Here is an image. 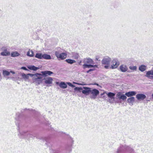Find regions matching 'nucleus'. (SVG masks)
<instances>
[{
  "mask_svg": "<svg viewBox=\"0 0 153 153\" xmlns=\"http://www.w3.org/2000/svg\"><path fill=\"white\" fill-rule=\"evenodd\" d=\"M111 58L106 56L104 58L102 61V65H104V67L106 69H108L110 68V64L111 62Z\"/></svg>",
  "mask_w": 153,
  "mask_h": 153,
  "instance_id": "1",
  "label": "nucleus"
},
{
  "mask_svg": "<svg viewBox=\"0 0 153 153\" xmlns=\"http://www.w3.org/2000/svg\"><path fill=\"white\" fill-rule=\"evenodd\" d=\"M42 79V75L40 74L36 73L35 74V76L32 78V80L33 82L39 84L41 80Z\"/></svg>",
  "mask_w": 153,
  "mask_h": 153,
  "instance_id": "2",
  "label": "nucleus"
},
{
  "mask_svg": "<svg viewBox=\"0 0 153 153\" xmlns=\"http://www.w3.org/2000/svg\"><path fill=\"white\" fill-rule=\"evenodd\" d=\"M99 91L96 89H91L90 95V98L91 99H95L96 98L97 95L99 94Z\"/></svg>",
  "mask_w": 153,
  "mask_h": 153,
  "instance_id": "3",
  "label": "nucleus"
},
{
  "mask_svg": "<svg viewBox=\"0 0 153 153\" xmlns=\"http://www.w3.org/2000/svg\"><path fill=\"white\" fill-rule=\"evenodd\" d=\"M55 55L58 59H65L67 56V54L66 53H60L59 51H56L55 52Z\"/></svg>",
  "mask_w": 153,
  "mask_h": 153,
  "instance_id": "4",
  "label": "nucleus"
},
{
  "mask_svg": "<svg viewBox=\"0 0 153 153\" xmlns=\"http://www.w3.org/2000/svg\"><path fill=\"white\" fill-rule=\"evenodd\" d=\"M105 93L107 94V95L109 97L108 100L111 103H113L114 101V96L115 94L111 92H109L108 93Z\"/></svg>",
  "mask_w": 153,
  "mask_h": 153,
  "instance_id": "5",
  "label": "nucleus"
},
{
  "mask_svg": "<svg viewBox=\"0 0 153 153\" xmlns=\"http://www.w3.org/2000/svg\"><path fill=\"white\" fill-rule=\"evenodd\" d=\"M112 65L110 66V68L112 69L117 68L120 65V62L117 59H114L112 61Z\"/></svg>",
  "mask_w": 153,
  "mask_h": 153,
  "instance_id": "6",
  "label": "nucleus"
},
{
  "mask_svg": "<svg viewBox=\"0 0 153 153\" xmlns=\"http://www.w3.org/2000/svg\"><path fill=\"white\" fill-rule=\"evenodd\" d=\"M84 64L88 65L89 64H93L94 63V61L92 59L90 58H84L83 59Z\"/></svg>",
  "mask_w": 153,
  "mask_h": 153,
  "instance_id": "7",
  "label": "nucleus"
},
{
  "mask_svg": "<svg viewBox=\"0 0 153 153\" xmlns=\"http://www.w3.org/2000/svg\"><path fill=\"white\" fill-rule=\"evenodd\" d=\"M83 88L84 89L82 91V93L83 94L86 95L90 94V91L91 89V88L83 87Z\"/></svg>",
  "mask_w": 153,
  "mask_h": 153,
  "instance_id": "8",
  "label": "nucleus"
},
{
  "mask_svg": "<svg viewBox=\"0 0 153 153\" xmlns=\"http://www.w3.org/2000/svg\"><path fill=\"white\" fill-rule=\"evenodd\" d=\"M136 98L138 100H143L146 98V96L143 94H137L136 95Z\"/></svg>",
  "mask_w": 153,
  "mask_h": 153,
  "instance_id": "9",
  "label": "nucleus"
},
{
  "mask_svg": "<svg viewBox=\"0 0 153 153\" xmlns=\"http://www.w3.org/2000/svg\"><path fill=\"white\" fill-rule=\"evenodd\" d=\"M45 83L47 84H51L52 83L53 78L51 77H47L44 79Z\"/></svg>",
  "mask_w": 153,
  "mask_h": 153,
  "instance_id": "10",
  "label": "nucleus"
},
{
  "mask_svg": "<svg viewBox=\"0 0 153 153\" xmlns=\"http://www.w3.org/2000/svg\"><path fill=\"white\" fill-rule=\"evenodd\" d=\"M146 76L150 79L153 78V70L148 71L146 73Z\"/></svg>",
  "mask_w": 153,
  "mask_h": 153,
  "instance_id": "11",
  "label": "nucleus"
},
{
  "mask_svg": "<svg viewBox=\"0 0 153 153\" xmlns=\"http://www.w3.org/2000/svg\"><path fill=\"white\" fill-rule=\"evenodd\" d=\"M120 69L121 71L125 72L128 70V68L126 65H122L120 67Z\"/></svg>",
  "mask_w": 153,
  "mask_h": 153,
  "instance_id": "12",
  "label": "nucleus"
},
{
  "mask_svg": "<svg viewBox=\"0 0 153 153\" xmlns=\"http://www.w3.org/2000/svg\"><path fill=\"white\" fill-rule=\"evenodd\" d=\"M42 75L47 76L48 75H51L53 74V72L50 71H41V72Z\"/></svg>",
  "mask_w": 153,
  "mask_h": 153,
  "instance_id": "13",
  "label": "nucleus"
},
{
  "mask_svg": "<svg viewBox=\"0 0 153 153\" xmlns=\"http://www.w3.org/2000/svg\"><path fill=\"white\" fill-rule=\"evenodd\" d=\"M136 93L135 91H131L126 93L125 94L127 97H129L135 95Z\"/></svg>",
  "mask_w": 153,
  "mask_h": 153,
  "instance_id": "14",
  "label": "nucleus"
},
{
  "mask_svg": "<svg viewBox=\"0 0 153 153\" xmlns=\"http://www.w3.org/2000/svg\"><path fill=\"white\" fill-rule=\"evenodd\" d=\"M91 64H89L88 65L83 64V67L84 68H97V65H91Z\"/></svg>",
  "mask_w": 153,
  "mask_h": 153,
  "instance_id": "15",
  "label": "nucleus"
},
{
  "mask_svg": "<svg viewBox=\"0 0 153 153\" xmlns=\"http://www.w3.org/2000/svg\"><path fill=\"white\" fill-rule=\"evenodd\" d=\"M91 64H89L88 65L83 64V67L84 68H97V65H91Z\"/></svg>",
  "mask_w": 153,
  "mask_h": 153,
  "instance_id": "16",
  "label": "nucleus"
},
{
  "mask_svg": "<svg viewBox=\"0 0 153 153\" xmlns=\"http://www.w3.org/2000/svg\"><path fill=\"white\" fill-rule=\"evenodd\" d=\"M134 98L133 97H131L128 99L127 101L128 103L131 105H133L134 102Z\"/></svg>",
  "mask_w": 153,
  "mask_h": 153,
  "instance_id": "17",
  "label": "nucleus"
},
{
  "mask_svg": "<svg viewBox=\"0 0 153 153\" xmlns=\"http://www.w3.org/2000/svg\"><path fill=\"white\" fill-rule=\"evenodd\" d=\"M27 68L30 70L36 71L39 69V68L36 67L33 65H29L27 67Z\"/></svg>",
  "mask_w": 153,
  "mask_h": 153,
  "instance_id": "18",
  "label": "nucleus"
},
{
  "mask_svg": "<svg viewBox=\"0 0 153 153\" xmlns=\"http://www.w3.org/2000/svg\"><path fill=\"white\" fill-rule=\"evenodd\" d=\"M27 55L30 57H33L34 56V53L32 50L29 49L27 53Z\"/></svg>",
  "mask_w": 153,
  "mask_h": 153,
  "instance_id": "19",
  "label": "nucleus"
},
{
  "mask_svg": "<svg viewBox=\"0 0 153 153\" xmlns=\"http://www.w3.org/2000/svg\"><path fill=\"white\" fill-rule=\"evenodd\" d=\"M146 66L144 65H141L139 67V70L142 71L143 72L145 71L146 69Z\"/></svg>",
  "mask_w": 153,
  "mask_h": 153,
  "instance_id": "20",
  "label": "nucleus"
},
{
  "mask_svg": "<svg viewBox=\"0 0 153 153\" xmlns=\"http://www.w3.org/2000/svg\"><path fill=\"white\" fill-rule=\"evenodd\" d=\"M122 147L123 150H125L131 152V151L132 150V149L127 146H122Z\"/></svg>",
  "mask_w": 153,
  "mask_h": 153,
  "instance_id": "21",
  "label": "nucleus"
},
{
  "mask_svg": "<svg viewBox=\"0 0 153 153\" xmlns=\"http://www.w3.org/2000/svg\"><path fill=\"white\" fill-rule=\"evenodd\" d=\"M59 86L61 88L63 89H65L67 87V85L64 82H61L59 84Z\"/></svg>",
  "mask_w": 153,
  "mask_h": 153,
  "instance_id": "22",
  "label": "nucleus"
},
{
  "mask_svg": "<svg viewBox=\"0 0 153 153\" xmlns=\"http://www.w3.org/2000/svg\"><path fill=\"white\" fill-rule=\"evenodd\" d=\"M19 55V53L16 51L13 52L11 53V56L13 57L18 56Z\"/></svg>",
  "mask_w": 153,
  "mask_h": 153,
  "instance_id": "23",
  "label": "nucleus"
},
{
  "mask_svg": "<svg viewBox=\"0 0 153 153\" xmlns=\"http://www.w3.org/2000/svg\"><path fill=\"white\" fill-rule=\"evenodd\" d=\"M42 58L46 59H50L51 58L50 55L47 54H44L43 55Z\"/></svg>",
  "mask_w": 153,
  "mask_h": 153,
  "instance_id": "24",
  "label": "nucleus"
},
{
  "mask_svg": "<svg viewBox=\"0 0 153 153\" xmlns=\"http://www.w3.org/2000/svg\"><path fill=\"white\" fill-rule=\"evenodd\" d=\"M65 61L68 63L70 64H72L74 63H75L76 61L74 60H72L71 59H68L65 60Z\"/></svg>",
  "mask_w": 153,
  "mask_h": 153,
  "instance_id": "25",
  "label": "nucleus"
},
{
  "mask_svg": "<svg viewBox=\"0 0 153 153\" xmlns=\"http://www.w3.org/2000/svg\"><path fill=\"white\" fill-rule=\"evenodd\" d=\"M22 76L25 81H26L28 79H29V77L28 74H26L24 73H23L22 74Z\"/></svg>",
  "mask_w": 153,
  "mask_h": 153,
  "instance_id": "26",
  "label": "nucleus"
},
{
  "mask_svg": "<svg viewBox=\"0 0 153 153\" xmlns=\"http://www.w3.org/2000/svg\"><path fill=\"white\" fill-rule=\"evenodd\" d=\"M10 54V53L7 51H4L1 53V55L3 56H7Z\"/></svg>",
  "mask_w": 153,
  "mask_h": 153,
  "instance_id": "27",
  "label": "nucleus"
},
{
  "mask_svg": "<svg viewBox=\"0 0 153 153\" xmlns=\"http://www.w3.org/2000/svg\"><path fill=\"white\" fill-rule=\"evenodd\" d=\"M43 55L41 53H37L35 57L36 58H38L39 59H42V58Z\"/></svg>",
  "mask_w": 153,
  "mask_h": 153,
  "instance_id": "28",
  "label": "nucleus"
},
{
  "mask_svg": "<svg viewBox=\"0 0 153 153\" xmlns=\"http://www.w3.org/2000/svg\"><path fill=\"white\" fill-rule=\"evenodd\" d=\"M10 72L6 70H3V74L4 76H7L10 75Z\"/></svg>",
  "mask_w": 153,
  "mask_h": 153,
  "instance_id": "29",
  "label": "nucleus"
},
{
  "mask_svg": "<svg viewBox=\"0 0 153 153\" xmlns=\"http://www.w3.org/2000/svg\"><path fill=\"white\" fill-rule=\"evenodd\" d=\"M79 57V55L76 53H74L73 54V58L75 59H78Z\"/></svg>",
  "mask_w": 153,
  "mask_h": 153,
  "instance_id": "30",
  "label": "nucleus"
},
{
  "mask_svg": "<svg viewBox=\"0 0 153 153\" xmlns=\"http://www.w3.org/2000/svg\"><path fill=\"white\" fill-rule=\"evenodd\" d=\"M74 89V90L76 91H77L80 92L82 91L83 90V88L81 87H75Z\"/></svg>",
  "mask_w": 153,
  "mask_h": 153,
  "instance_id": "31",
  "label": "nucleus"
},
{
  "mask_svg": "<svg viewBox=\"0 0 153 153\" xmlns=\"http://www.w3.org/2000/svg\"><path fill=\"white\" fill-rule=\"evenodd\" d=\"M122 93L121 92H118L116 94V97L117 99L120 100V97L121 96Z\"/></svg>",
  "mask_w": 153,
  "mask_h": 153,
  "instance_id": "32",
  "label": "nucleus"
},
{
  "mask_svg": "<svg viewBox=\"0 0 153 153\" xmlns=\"http://www.w3.org/2000/svg\"><path fill=\"white\" fill-rule=\"evenodd\" d=\"M127 98L126 95H125L124 94L122 93V95L120 97V100L122 99L123 100H126Z\"/></svg>",
  "mask_w": 153,
  "mask_h": 153,
  "instance_id": "33",
  "label": "nucleus"
},
{
  "mask_svg": "<svg viewBox=\"0 0 153 153\" xmlns=\"http://www.w3.org/2000/svg\"><path fill=\"white\" fill-rule=\"evenodd\" d=\"M137 66H130L129 67V68L131 70H136V69H137Z\"/></svg>",
  "mask_w": 153,
  "mask_h": 153,
  "instance_id": "34",
  "label": "nucleus"
},
{
  "mask_svg": "<svg viewBox=\"0 0 153 153\" xmlns=\"http://www.w3.org/2000/svg\"><path fill=\"white\" fill-rule=\"evenodd\" d=\"M76 84L78 85H86V84H85L84 82H82L81 83H76Z\"/></svg>",
  "mask_w": 153,
  "mask_h": 153,
  "instance_id": "35",
  "label": "nucleus"
},
{
  "mask_svg": "<svg viewBox=\"0 0 153 153\" xmlns=\"http://www.w3.org/2000/svg\"><path fill=\"white\" fill-rule=\"evenodd\" d=\"M67 84L70 86L71 87H75V86L72 84L70 82H67Z\"/></svg>",
  "mask_w": 153,
  "mask_h": 153,
  "instance_id": "36",
  "label": "nucleus"
},
{
  "mask_svg": "<svg viewBox=\"0 0 153 153\" xmlns=\"http://www.w3.org/2000/svg\"><path fill=\"white\" fill-rule=\"evenodd\" d=\"M28 75L29 76H30L31 77L33 78L35 76V74H28Z\"/></svg>",
  "mask_w": 153,
  "mask_h": 153,
  "instance_id": "37",
  "label": "nucleus"
},
{
  "mask_svg": "<svg viewBox=\"0 0 153 153\" xmlns=\"http://www.w3.org/2000/svg\"><path fill=\"white\" fill-rule=\"evenodd\" d=\"M21 69L24 70L26 71H28V70L25 67H22L21 68Z\"/></svg>",
  "mask_w": 153,
  "mask_h": 153,
  "instance_id": "38",
  "label": "nucleus"
},
{
  "mask_svg": "<svg viewBox=\"0 0 153 153\" xmlns=\"http://www.w3.org/2000/svg\"><path fill=\"white\" fill-rule=\"evenodd\" d=\"M94 70V69H89V70H88V71H87V73H89L91 71H93Z\"/></svg>",
  "mask_w": 153,
  "mask_h": 153,
  "instance_id": "39",
  "label": "nucleus"
},
{
  "mask_svg": "<svg viewBox=\"0 0 153 153\" xmlns=\"http://www.w3.org/2000/svg\"><path fill=\"white\" fill-rule=\"evenodd\" d=\"M10 73H11L12 74H15V72L13 71H11L10 72Z\"/></svg>",
  "mask_w": 153,
  "mask_h": 153,
  "instance_id": "40",
  "label": "nucleus"
},
{
  "mask_svg": "<svg viewBox=\"0 0 153 153\" xmlns=\"http://www.w3.org/2000/svg\"><path fill=\"white\" fill-rule=\"evenodd\" d=\"M81 62H82V61H79V65H81L82 64H81Z\"/></svg>",
  "mask_w": 153,
  "mask_h": 153,
  "instance_id": "41",
  "label": "nucleus"
},
{
  "mask_svg": "<svg viewBox=\"0 0 153 153\" xmlns=\"http://www.w3.org/2000/svg\"><path fill=\"white\" fill-rule=\"evenodd\" d=\"M59 83H59V82H56V84L57 85H59Z\"/></svg>",
  "mask_w": 153,
  "mask_h": 153,
  "instance_id": "42",
  "label": "nucleus"
}]
</instances>
